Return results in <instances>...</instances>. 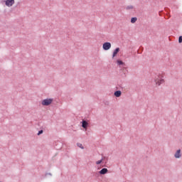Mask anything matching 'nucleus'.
Listing matches in <instances>:
<instances>
[{
  "label": "nucleus",
  "mask_w": 182,
  "mask_h": 182,
  "mask_svg": "<svg viewBox=\"0 0 182 182\" xmlns=\"http://www.w3.org/2000/svg\"><path fill=\"white\" fill-rule=\"evenodd\" d=\"M164 82V79H163V75H159L155 77V83L158 86H160V85H163Z\"/></svg>",
  "instance_id": "nucleus-1"
},
{
  "label": "nucleus",
  "mask_w": 182,
  "mask_h": 182,
  "mask_svg": "<svg viewBox=\"0 0 182 182\" xmlns=\"http://www.w3.org/2000/svg\"><path fill=\"white\" fill-rule=\"evenodd\" d=\"M52 102H53L52 99H46L42 101V105L43 106H49V105L52 104Z\"/></svg>",
  "instance_id": "nucleus-2"
},
{
  "label": "nucleus",
  "mask_w": 182,
  "mask_h": 182,
  "mask_svg": "<svg viewBox=\"0 0 182 182\" xmlns=\"http://www.w3.org/2000/svg\"><path fill=\"white\" fill-rule=\"evenodd\" d=\"M104 50H109L112 48V44L109 42L105 43L102 46Z\"/></svg>",
  "instance_id": "nucleus-3"
},
{
  "label": "nucleus",
  "mask_w": 182,
  "mask_h": 182,
  "mask_svg": "<svg viewBox=\"0 0 182 182\" xmlns=\"http://www.w3.org/2000/svg\"><path fill=\"white\" fill-rule=\"evenodd\" d=\"M15 4V0H6V6H12Z\"/></svg>",
  "instance_id": "nucleus-4"
},
{
  "label": "nucleus",
  "mask_w": 182,
  "mask_h": 182,
  "mask_svg": "<svg viewBox=\"0 0 182 182\" xmlns=\"http://www.w3.org/2000/svg\"><path fill=\"white\" fill-rule=\"evenodd\" d=\"M119 52H120V48H117L114 52H113V54H112V58H114L116 56V55H117V53H119Z\"/></svg>",
  "instance_id": "nucleus-5"
},
{
  "label": "nucleus",
  "mask_w": 182,
  "mask_h": 182,
  "mask_svg": "<svg viewBox=\"0 0 182 182\" xmlns=\"http://www.w3.org/2000/svg\"><path fill=\"white\" fill-rule=\"evenodd\" d=\"M181 150L178 149L176 153L175 154V157L176 159H180L181 157V154H180L181 153Z\"/></svg>",
  "instance_id": "nucleus-6"
},
{
  "label": "nucleus",
  "mask_w": 182,
  "mask_h": 182,
  "mask_svg": "<svg viewBox=\"0 0 182 182\" xmlns=\"http://www.w3.org/2000/svg\"><path fill=\"white\" fill-rule=\"evenodd\" d=\"M114 96H116V97H120L122 96V91L120 90L116 91L114 92Z\"/></svg>",
  "instance_id": "nucleus-7"
},
{
  "label": "nucleus",
  "mask_w": 182,
  "mask_h": 182,
  "mask_svg": "<svg viewBox=\"0 0 182 182\" xmlns=\"http://www.w3.org/2000/svg\"><path fill=\"white\" fill-rule=\"evenodd\" d=\"M107 171H108L107 168H104L101 171H100V174H106Z\"/></svg>",
  "instance_id": "nucleus-8"
},
{
  "label": "nucleus",
  "mask_w": 182,
  "mask_h": 182,
  "mask_svg": "<svg viewBox=\"0 0 182 182\" xmlns=\"http://www.w3.org/2000/svg\"><path fill=\"white\" fill-rule=\"evenodd\" d=\"M87 122H86V121H82V127L84 128V129H87Z\"/></svg>",
  "instance_id": "nucleus-9"
},
{
  "label": "nucleus",
  "mask_w": 182,
  "mask_h": 182,
  "mask_svg": "<svg viewBox=\"0 0 182 182\" xmlns=\"http://www.w3.org/2000/svg\"><path fill=\"white\" fill-rule=\"evenodd\" d=\"M137 21V18L133 17L131 18V23H135V22Z\"/></svg>",
  "instance_id": "nucleus-10"
},
{
  "label": "nucleus",
  "mask_w": 182,
  "mask_h": 182,
  "mask_svg": "<svg viewBox=\"0 0 182 182\" xmlns=\"http://www.w3.org/2000/svg\"><path fill=\"white\" fill-rule=\"evenodd\" d=\"M103 161V159H101L100 161H96V164H101V163Z\"/></svg>",
  "instance_id": "nucleus-11"
},
{
  "label": "nucleus",
  "mask_w": 182,
  "mask_h": 182,
  "mask_svg": "<svg viewBox=\"0 0 182 182\" xmlns=\"http://www.w3.org/2000/svg\"><path fill=\"white\" fill-rule=\"evenodd\" d=\"M178 42L179 43H182V36H179Z\"/></svg>",
  "instance_id": "nucleus-12"
},
{
  "label": "nucleus",
  "mask_w": 182,
  "mask_h": 182,
  "mask_svg": "<svg viewBox=\"0 0 182 182\" xmlns=\"http://www.w3.org/2000/svg\"><path fill=\"white\" fill-rule=\"evenodd\" d=\"M118 65H123V61L122 60H117Z\"/></svg>",
  "instance_id": "nucleus-13"
},
{
  "label": "nucleus",
  "mask_w": 182,
  "mask_h": 182,
  "mask_svg": "<svg viewBox=\"0 0 182 182\" xmlns=\"http://www.w3.org/2000/svg\"><path fill=\"white\" fill-rule=\"evenodd\" d=\"M127 9H133V6H127Z\"/></svg>",
  "instance_id": "nucleus-14"
},
{
  "label": "nucleus",
  "mask_w": 182,
  "mask_h": 182,
  "mask_svg": "<svg viewBox=\"0 0 182 182\" xmlns=\"http://www.w3.org/2000/svg\"><path fill=\"white\" fill-rule=\"evenodd\" d=\"M78 147H80V149H83V145H82V144H77Z\"/></svg>",
  "instance_id": "nucleus-15"
},
{
  "label": "nucleus",
  "mask_w": 182,
  "mask_h": 182,
  "mask_svg": "<svg viewBox=\"0 0 182 182\" xmlns=\"http://www.w3.org/2000/svg\"><path fill=\"white\" fill-rule=\"evenodd\" d=\"M42 133H43V130L39 131L38 135L39 136L40 134H42Z\"/></svg>",
  "instance_id": "nucleus-16"
}]
</instances>
